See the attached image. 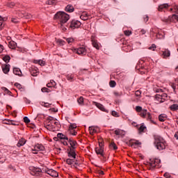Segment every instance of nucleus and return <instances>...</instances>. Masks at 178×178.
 I'll return each instance as SVG.
<instances>
[{
	"mask_svg": "<svg viewBox=\"0 0 178 178\" xmlns=\"http://www.w3.org/2000/svg\"><path fill=\"white\" fill-rule=\"evenodd\" d=\"M70 133L72 134V136H76L77 134V131H76L74 129H70Z\"/></svg>",
	"mask_w": 178,
	"mask_h": 178,
	"instance_id": "nucleus-52",
	"label": "nucleus"
},
{
	"mask_svg": "<svg viewBox=\"0 0 178 178\" xmlns=\"http://www.w3.org/2000/svg\"><path fill=\"white\" fill-rule=\"evenodd\" d=\"M139 133L145 132L147 130V127L141 125L140 127H138Z\"/></svg>",
	"mask_w": 178,
	"mask_h": 178,
	"instance_id": "nucleus-39",
	"label": "nucleus"
},
{
	"mask_svg": "<svg viewBox=\"0 0 178 178\" xmlns=\"http://www.w3.org/2000/svg\"><path fill=\"white\" fill-rule=\"evenodd\" d=\"M81 26V22L78 20L73 19L70 24H67V27L70 30H75Z\"/></svg>",
	"mask_w": 178,
	"mask_h": 178,
	"instance_id": "nucleus-4",
	"label": "nucleus"
},
{
	"mask_svg": "<svg viewBox=\"0 0 178 178\" xmlns=\"http://www.w3.org/2000/svg\"><path fill=\"white\" fill-rule=\"evenodd\" d=\"M92 104L98 108V109H100V111H102L103 112H106V110L105 109V107L104 105L97 102H92Z\"/></svg>",
	"mask_w": 178,
	"mask_h": 178,
	"instance_id": "nucleus-15",
	"label": "nucleus"
},
{
	"mask_svg": "<svg viewBox=\"0 0 178 178\" xmlns=\"http://www.w3.org/2000/svg\"><path fill=\"white\" fill-rule=\"evenodd\" d=\"M5 26V24H3V18L0 16V30H2Z\"/></svg>",
	"mask_w": 178,
	"mask_h": 178,
	"instance_id": "nucleus-40",
	"label": "nucleus"
},
{
	"mask_svg": "<svg viewBox=\"0 0 178 178\" xmlns=\"http://www.w3.org/2000/svg\"><path fill=\"white\" fill-rule=\"evenodd\" d=\"M36 63H38L40 66H44L45 65V61L42 60H36Z\"/></svg>",
	"mask_w": 178,
	"mask_h": 178,
	"instance_id": "nucleus-44",
	"label": "nucleus"
},
{
	"mask_svg": "<svg viewBox=\"0 0 178 178\" xmlns=\"http://www.w3.org/2000/svg\"><path fill=\"white\" fill-rule=\"evenodd\" d=\"M136 97H140L141 95V90H136L135 92Z\"/></svg>",
	"mask_w": 178,
	"mask_h": 178,
	"instance_id": "nucleus-55",
	"label": "nucleus"
},
{
	"mask_svg": "<svg viewBox=\"0 0 178 178\" xmlns=\"http://www.w3.org/2000/svg\"><path fill=\"white\" fill-rule=\"evenodd\" d=\"M46 173H47V175H49V176H51V177H58V176H59L58 172L52 169L46 170Z\"/></svg>",
	"mask_w": 178,
	"mask_h": 178,
	"instance_id": "nucleus-9",
	"label": "nucleus"
},
{
	"mask_svg": "<svg viewBox=\"0 0 178 178\" xmlns=\"http://www.w3.org/2000/svg\"><path fill=\"white\" fill-rule=\"evenodd\" d=\"M171 111H177L178 110V104H172L170 106Z\"/></svg>",
	"mask_w": 178,
	"mask_h": 178,
	"instance_id": "nucleus-41",
	"label": "nucleus"
},
{
	"mask_svg": "<svg viewBox=\"0 0 178 178\" xmlns=\"http://www.w3.org/2000/svg\"><path fill=\"white\" fill-rule=\"evenodd\" d=\"M15 87H17V88H18L19 90H21L22 85L20 83H15Z\"/></svg>",
	"mask_w": 178,
	"mask_h": 178,
	"instance_id": "nucleus-60",
	"label": "nucleus"
},
{
	"mask_svg": "<svg viewBox=\"0 0 178 178\" xmlns=\"http://www.w3.org/2000/svg\"><path fill=\"white\" fill-rule=\"evenodd\" d=\"M95 152L97 155H101V156H104V147L101 146V143H99V147L95 148Z\"/></svg>",
	"mask_w": 178,
	"mask_h": 178,
	"instance_id": "nucleus-11",
	"label": "nucleus"
},
{
	"mask_svg": "<svg viewBox=\"0 0 178 178\" xmlns=\"http://www.w3.org/2000/svg\"><path fill=\"white\" fill-rule=\"evenodd\" d=\"M155 48H156V46L155 44H152V46L149 47V49H152V51H155Z\"/></svg>",
	"mask_w": 178,
	"mask_h": 178,
	"instance_id": "nucleus-61",
	"label": "nucleus"
},
{
	"mask_svg": "<svg viewBox=\"0 0 178 178\" xmlns=\"http://www.w3.org/2000/svg\"><path fill=\"white\" fill-rule=\"evenodd\" d=\"M172 22H178V16L176 15H172L171 17Z\"/></svg>",
	"mask_w": 178,
	"mask_h": 178,
	"instance_id": "nucleus-43",
	"label": "nucleus"
},
{
	"mask_svg": "<svg viewBox=\"0 0 178 178\" xmlns=\"http://www.w3.org/2000/svg\"><path fill=\"white\" fill-rule=\"evenodd\" d=\"M66 41L68 44H72V42L74 41V39H73V38H66Z\"/></svg>",
	"mask_w": 178,
	"mask_h": 178,
	"instance_id": "nucleus-49",
	"label": "nucleus"
},
{
	"mask_svg": "<svg viewBox=\"0 0 178 178\" xmlns=\"http://www.w3.org/2000/svg\"><path fill=\"white\" fill-rule=\"evenodd\" d=\"M76 53L78 54V55H82V56H84V55L87 54V49L84 46H82L76 50Z\"/></svg>",
	"mask_w": 178,
	"mask_h": 178,
	"instance_id": "nucleus-8",
	"label": "nucleus"
},
{
	"mask_svg": "<svg viewBox=\"0 0 178 178\" xmlns=\"http://www.w3.org/2000/svg\"><path fill=\"white\" fill-rule=\"evenodd\" d=\"M1 89L5 92L4 95H5V94H8V95H12V92H10V90H8V88L3 87V88H1Z\"/></svg>",
	"mask_w": 178,
	"mask_h": 178,
	"instance_id": "nucleus-38",
	"label": "nucleus"
},
{
	"mask_svg": "<svg viewBox=\"0 0 178 178\" xmlns=\"http://www.w3.org/2000/svg\"><path fill=\"white\" fill-rule=\"evenodd\" d=\"M131 147H136V145H141V143L138 142V140H136L134 142L130 141L129 143Z\"/></svg>",
	"mask_w": 178,
	"mask_h": 178,
	"instance_id": "nucleus-34",
	"label": "nucleus"
},
{
	"mask_svg": "<svg viewBox=\"0 0 178 178\" xmlns=\"http://www.w3.org/2000/svg\"><path fill=\"white\" fill-rule=\"evenodd\" d=\"M110 87H115L116 86V82L115 81H111L109 83Z\"/></svg>",
	"mask_w": 178,
	"mask_h": 178,
	"instance_id": "nucleus-48",
	"label": "nucleus"
},
{
	"mask_svg": "<svg viewBox=\"0 0 178 178\" xmlns=\"http://www.w3.org/2000/svg\"><path fill=\"white\" fill-rule=\"evenodd\" d=\"M155 162L157 168H161V166L159 165V164L161 163V159H155Z\"/></svg>",
	"mask_w": 178,
	"mask_h": 178,
	"instance_id": "nucleus-47",
	"label": "nucleus"
},
{
	"mask_svg": "<svg viewBox=\"0 0 178 178\" xmlns=\"http://www.w3.org/2000/svg\"><path fill=\"white\" fill-rule=\"evenodd\" d=\"M98 131H99V127H89V132H90V134H91L92 136H94V134H95V133H97Z\"/></svg>",
	"mask_w": 178,
	"mask_h": 178,
	"instance_id": "nucleus-12",
	"label": "nucleus"
},
{
	"mask_svg": "<svg viewBox=\"0 0 178 178\" xmlns=\"http://www.w3.org/2000/svg\"><path fill=\"white\" fill-rule=\"evenodd\" d=\"M47 3V5H54V3H56V0H49Z\"/></svg>",
	"mask_w": 178,
	"mask_h": 178,
	"instance_id": "nucleus-46",
	"label": "nucleus"
},
{
	"mask_svg": "<svg viewBox=\"0 0 178 178\" xmlns=\"http://www.w3.org/2000/svg\"><path fill=\"white\" fill-rule=\"evenodd\" d=\"M136 112H140V116H141V118H147V111L145 109L143 110V107L140 106H137L136 107Z\"/></svg>",
	"mask_w": 178,
	"mask_h": 178,
	"instance_id": "nucleus-6",
	"label": "nucleus"
},
{
	"mask_svg": "<svg viewBox=\"0 0 178 178\" xmlns=\"http://www.w3.org/2000/svg\"><path fill=\"white\" fill-rule=\"evenodd\" d=\"M77 128V125L76 124H70V129L74 130V129Z\"/></svg>",
	"mask_w": 178,
	"mask_h": 178,
	"instance_id": "nucleus-51",
	"label": "nucleus"
},
{
	"mask_svg": "<svg viewBox=\"0 0 178 178\" xmlns=\"http://www.w3.org/2000/svg\"><path fill=\"white\" fill-rule=\"evenodd\" d=\"M113 116H115V118H119V114L116 111H112Z\"/></svg>",
	"mask_w": 178,
	"mask_h": 178,
	"instance_id": "nucleus-58",
	"label": "nucleus"
},
{
	"mask_svg": "<svg viewBox=\"0 0 178 178\" xmlns=\"http://www.w3.org/2000/svg\"><path fill=\"white\" fill-rule=\"evenodd\" d=\"M149 165L151 167V169H155V168H156V162H155V159H149Z\"/></svg>",
	"mask_w": 178,
	"mask_h": 178,
	"instance_id": "nucleus-19",
	"label": "nucleus"
},
{
	"mask_svg": "<svg viewBox=\"0 0 178 178\" xmlns=\"http://www.w3.org/2000/svg\"><path fill=\"white\" fill-rule=\"evenodd\" d=\"M150 34L151 35H155V37L158 39V40H161V38H163V34H162V30L159 29L158 28H154L152 29L150 31Z\"/></svg>",
	"mask_w": 178,
	"mask_h": 178,
	"instance_id": "nucleus-3",
	"label": "nucleus"
},
{
	"mask_svg": "<svg viewBox=\"0 0 178 178\" xmlns=\"http://www.w3.org/2000/svg\"><path fill=\"white\" fill-rule=\"evenodd\" d=\"M54 19L59 22L61 27H63V24H65V23H67L70 17L66 13L60 11L55 14Z\"/></svg>",
	"mask_w": 178,
	"mask_h": 178,
	"instance_id": "nucleus-1",
	"label": "nucleus"
},
{
	"mask_svg": "<svg viewBox=\"0 0 178 178\" xmlns=\"http://www.w3.org/2000/svg\"><path fill=\"white\" fill-rule=\"evenodd\" d=\"M115 134L116 136H124L125 132L124 131L120 129H117L115 131H114Z\"/></svg>",
	"mask_w": 178,
	"mask_h": 178,
	"instance_id": "nucleus-21",
	"label": "nucleus"
},
{
	"mask_svg": "<svg viewBox=\"0 0 178 178\" xmlns=\"http://www.w3.org/2000/svg\"><path fill=\"white\" fill-rule=\"evenodd\" d=\"M31 74V76H38V73H40V71L38 70V68L33 67L30 69Z\"/></svg>",
	"mask_w": 178,
	"mask_h": 178,
	"instance_id": "nucleus-13",
	"label": "nucleus"
},
{
	"mask_svg": "<svg viewBox=\"0 0 178 178\" xmlns=\"http://www.w3.org/2000/svg\"><path fill=\"white\" fill-rule=\"evenodd\" d=\"M57 137L58 138H60V140H69V138H67V136H66L65 135H64L62 133H59L57 134Z\"/></svg>",
	"mask_w": 178,
	"mask_h": 178,
	"instance_id": "nucleus-27",
	"label": "nucleus"
},
{
	"mask_svg": "<svg viewBox=\"0 0 178 178\" xmlns=\"http://www.w3.org/2000/svg\"><path fill=\"white\" fill-rule=\"evenodd\" d=\"M11 22H13V23H19V20L16 18H12Z\"/></svg>",
	"mask_w": 178,
	"mask_h": 178,
	"instance_id": "nucleus-63",
	"label": "nucleus"
},
{
	"mask_svg": "<svg viewBox=\"0 0 178 178\" xmlns=\"http://www.w3.org/2000/svg\"><path fill=\"white\" fill-rule=\"evenodd\" d=\"M68 156H72L74 159H76V147H70V152H68Z\"/></svg>",
	"mask_w": 178,
	"mask_h": 178,
	"instance_id": "nucleus-10",
	"label": "nucleus"
},
{
	"mask_svg": "<svg viewBox=\"0 0 178 178\" xmlns=\"http://www.w3.org/2000/svg\"><path fill=\"white\" fill-rule=\"evenodd\" d=\"M145 118H147V120H149L153 124H156V122L152 120V116H151V113H148Z\"/></svg>",
	"mask_w": 178,
	"mask_h": 178,
	"instance_id": "nucleus-29",
	"label": "nucleus"
},
{
	"mask_svg": "<svg viewBox=\"0 0 178 178\" xmlns=\"http://www.w3.org/2000/svg\"><path fill=\"white\" fill-rule=\"evenodd\" d=\"M67 80L69 81H73V79L74 78V75L73 74H68L66 76Z\"/></svg>",
	"mask_w": 178,
	"mask_h": 178,
	"instance_id": "nucleus-35",
	"label": "nucleus"
},
{
	"mask_svg": "<svg viewBox=\"0 0 178 178\" xmlns=\"http://www.w3.org/2000/svg\"><path fill=\"white\" fill-rule=\"evenodd\" d=\"M17 45V44L15 41H10L8 44V47L11 49H15Z\"/></svg>",
	"mask_w": 178,
	"mask_h": 178,
	"instance_id": "nucleus-31",
	"label": "nucleus"
},
{
	"mask_svg": "<svg viewBox=\"0 0 178 178\" xmlns=\"http://www.w3.org/2000/svg\"><path fill=\"white\" fill-rule=\"evenodd\" d=\"M49 83L51 84L53 87H55V86H56V82H55V81L54 80H50V82Z\"/></svg>",
	"mask_w": 178,
	"mask_h": 178,
	"instance_id": "nucleus-57",
	"label": "nucleus"
},
{
	"mask_svg": "<svg viewBox=\"0 0 178 178\" xmlns=\"http://www.w3.org/2000/svg\"><path fill=\"white\" fill-rule=\"evenodd\" d=\"M109 148L110 149H114L116 150L118 149V146L116 145V144L115 143V142H111L109 145Z\"/></svg>",
	"mask_w": 178,
	"mask_h": 178,
	"instance_id": "nucleus-33",
	"label": "nucleus"
},
{
	"mask_svg": "<svg viewBox=\"0 0 178 178\" xmlns=\"http://www.w3.org/2000/svg\"><path fill=\"white\" fill-rule=\"evenodd\" d=\"M24 122L25 123H30V119H29L27 117L24 118Z\"/></svg>",
	"mask_w": 178,
	"mask_h": 178,
	"instance_id": "nucleus-59",
	"label": "nucleus"
},
{
	"mask_svg": "<svg viewBox=\"0 0 178 178\" xmlns=\"http://www.w3.org/2000/svg\"><path fill=\"white\" fill-rule=\"evenodd\" d=\"M27 140H26V139L22 138L17 143V147H23V145H24V144H26Z\"/></svg>",
	"mask_w": 178,
	"mask_h": 178,
	"instance_id": "nucleus-20",
	"label": "nucleus"
},
{
	"mask_svg": "<svg viewBox=\"0 0 178 178\" xmlns=\"http://www.w3.org/2000/svg\"><path fill=\"white\" fill-rule=\"evenodd\" d=\"M162 22H164V23H170L172 22V17H165V18H163L162 19Z\"/></svg>",
	"mask_w": 178,
	"mask_h": 178,
	"instance_id": "nucleus-36",
	"label": "nucleus"
},
{
	"mask_svg": "<svg viewBox=\"0 0 178 178\" xmlns=\"http://www.w3.org/2000/svg\"><path fill=\"white\" fill-rule=\"evenodd\" d=\"M77 102L79 105H84V98H83V97H80L78 99H77Z\"/></svg>",
	"mask_w": 178,
	"mask_h": 178,
	"instance_id": "nucleus-37",
	"label": "nucleus"
},
{
	"mask_svg": "<svg viewBox=\"0 0 178 178\" xmlns=\"http://www.w3.org/2000/svg\"><path fill=\"white\" fill-rule=\"evenodd\" d=\"M154 145L159 151H162V149H165L166 148V145L163 138L156 135L154 136Z\"/></svg>",
	"mask_w": 178,
	"mask_h": 178,
	"instance_id": "nucleus-2",
	"label": "nucleus"
},
{
	"mask_svg": "<svg viewBox=\"0 0 178 178\" xmlns=\"http://www.w3.org/2000/svg\"><path fill=\"white\" fill-rule=\"evenodd\" d=\"M145 33H147V32L145 31V29H142V30L140 31L139 34H140L141 35H144V34H145Z\"/></svg>",
	"mask_w": 178,
	"mask_h": 178,
	"instance_id": "nucleus-64",
	"label": "nucleus"
},
{
	"mask_svg": "<svg viewBox=\"0 0 178 178\" xmlns=\"http://www.w3.org/2000/svg\"><path fill=\"white\" fill-rule=\"evenodd\" d=\"M114 95H115V97H122L123 95V92H114Z\"/></svg>",
	"mask_w": 178,
	"mask_h": 178,
	"instance_id": "nucleus-50",
	"label": "nucleus"
},
{
	"mask_svg": "<svg viewBox=\"0 0 178 178\" xmlns=\"http://www.w3.org/2000/svg\"><path fill=\"white\" fill-rule=\"evenodd\" d=\"M168 97V95L166 93H163L161 95H156V99H165Z\"/></svg>",
	"mask_w": 178,
	"mask_h": 178,
	"instance_id": "nucleus-30",
	"label": "nucleus"
},
{
	"mask_svg": "<svg viewBox=\"0 0 178 178\" xmlns=\"http://www.w3.org/2000/svg\"><path fill=\"white\" fill-rule=\"evenodd\" d=\"M3 60L6 62V63H8L9 60H10V56H6L3 58Z\"/></svg>",
	"mask_w": 178,
	"mask_h": 178,
	"instance_id": "nucleus-42",
	"label": "nucleus"
},
{
	"mask_svg": "<svg viewBox=\"0 0 178 178\" xmlns=\"http://www.w3.org/2000/svg\"><path fill=\"white\" fill-rule=\"evenodd\" d=\"M67 140L68 141L70 147H76V146L77 145V142L74 140L73 138H70Z\"/></svg>",
	"mask_w": 178,
	"mask_h": 178,
	"instance_id": "nucleus-18",
	"label": "nucleus"
},
{
	"mask_svg": "<svg viewBox=\"0 0 178 178\" xmlns=\"http://www.w3.org/2000/svg\"><path fill=\"white\" fill-rule=\"evenodd\" d=\"M13 73L17 76H22V71L19 68H14Z\"/></svg>",
	"mask_w": 178,
	"mask_h": 178,
	"instance_id": "nucleus-32",
	"label": "nucleus"
},
{
	"mask_svg": "<svg viewBox=\"0 0 178 178\" xmlns=\"http://www.w3.org/2000/svg\"><path fill=\"white\" fill-rule=\"evenodd\" d=\"M174 12H175V13H177V14H178V6H174Z\"/></svg>",
	"mask_w": 178,
	"mask_h": 178,
	"instance_id": "nucleus-62",
	"label": "nucleus"
},
{
	"mask_svg": "<svg viewBox=\"0 0 178 178\" xmlns=\"http://www.w3.org/2000/svg\"><path fill=\"white\" fill-rule=\"evenodd\" d=\"M47 120L49 121L46 124H44V127L47 129V130H50V131L54 130V129L56 127L54 125V121H52V119L51 118L47 119Z\"/></svg>",
	"mask_w": 178,
	"mask_h": 178,
	"instance_id": "nucleus-7",
	"label": "nucleus"
},
{
	"mask_svg": "<svg viewBox=\"0 0 178 178\" xmlns=\"http://www.w3.org/2000/svg\"><path fill=\"white\" fill-rule=\"evenodd\" d=\"M163 176L165 178H172V175H170V174L169 172L164 173Z\"/></svg>",
	"mask_w": 178,
	"mask_h": 178,
	"instance_id": "nucleus-54",
	"label": "nucleus"
},
{
	"mask_svg": "<svg viewBox=\"0 0 178 178\" xmlns=\"http://www.w3.org/2000/svg\"><path fill=\"white\" fill-rule=\"evenodd\" d=\"M65 11L72 13V12H74V8L72 6L67 5L65 7Z\"/></svg>",
	"mask_w": 178,
	"mask_h": 178,
	"instance_id": "nucleus-25",
	"label": "nucleus"
},
{
	"mask_svg": "<svg viewBox=\"0 0 178 178\" xmlns=\"http://www.w3.org/2000/svg\"><path fill=\"white\" fill-rule=\"evenodd\" d=\"M65 162H66V163H67V165H72L74 161H73V159H67L65 160Z\"/></svg>",
	"mask_w": 178,
	"mask_h": 178,
	"instance_id": "nucleus-45",
	"label": "nucleus"
},
{
	"mask_svg": "<svg viewBox=\"0 0 178 178\" xmlns=\"http://www.w3.org/2000/svg\"><path fill=\"white\" fill-rule=\"evenodd\" d=\"M2 70L5 74H7V73H9V70H10V65H2Z\"/></svg>",
	"mask_w": 178,
	"mask_h": 178,
	"instance_id": "nucleus-17",
	"label": "nucleus"
},
{
	"mask_svg": "<svg viewBox=\"0 0 178 178\" xmlns=\"http://www.w3.org/2000/svg\"><path fill=\"white\" fill-rule=\"evenodd\" d=\"M124 34L129 37V35H131V31H124Z\"/></svg>",
	"mask_w": 178,
	"mask_h": 178,
	"instance_id": "nucleus-56",
	"label": "nucleus"
},
{
	"mask_svg": "<svg viewBox=\"0 0 178 178\" xmlns=\"http://www.w3.org/2000/svg\"><path fill=\"white\" fill-rule=\"evenodd\" d=\"M80 19L82 20H88V14L87 12L82 13L81 15L80 16Z\"/></svg>",
	"mask_w": 178,
	"mask_h": 178,
	"instance_id": "nucleus-26",
	"label": "nucleus"
},
{
	"mask_svg": "<svg viewBox=\"0 0 178 178\" xmlns=\"http://www.w3.org/2000/svg\"><path fill=\"white\" fill-rule=\"evenodd\" d=\"M169 8V4L163 3L159 6L158 10L159 12H163L165 9H168Z\"/></svg>",
	"mask_w": 178,
	"mask_h": 178,
	"instance_id": "nucleus-16",
	"label": "nucleus"
},
{
	"mask_svg": "<svg viewBox=\"0 0 178 178\" xmlns=\"http://www.w3.org/2000/svg\"><path fill=\"white\" fill-rule=\"evenodd\" d=\"M145 118H147V120H149L153 124H156V122L152 120V116H151V113H148Z\"/></svg>",
	"mask_w": 178,
	"mask_h": 178,
	"instance_id": "nucleus-28",
	"label": "nucleus"
},
{
	"mask_svg": "<svg viewBox=\"0 0 178 178\" xmlns=\"http://www.w3.org/2000/svg\"><path fill=\"white\" fill-rule=\"evenodd\" d=\"M143 20H144L145 23H147V22H148V20H149V17H148V15H144Z\"/></svg>",
	"mask_w": 178,
	"mask_h": 178,
	"instance_id": "nucleus-53",
	"label": "nucleus"
},
{
	"mask_svg": "<svg viewBox=\"0 0 178 178\" xmlns=\"http://www.w3.org/2000/svg\"><path fill=\"white\" fill-rule=\"evenodd\" d=\"M92 44L94 47V48H96V49H99V44H98V41L97 40L92 38Z\"/></svg>",
	"mask_w": 178,
	"mask_h": 178,
	"instance_id": "nucleus-22",
	"label": "nucleus"
},
{
	"mask_svg": "<svg viewBox=\"0 0 178 178\" xmlns=\"http://www.w3.org/2000/svg\"><path fill=\"white\" fill-rule=\"evenodd\" d=\"M45 149V147L42 145L37 144L35 145L34 149H32V151H44Z\"/></svg>",
	"mask_w": 178,
	"mask_h": 178,
	"instance_id": "nucleus-14",
	"label": "nucleus"
},
{
	"mask_svg": "<svg viewBox=\"0 0 178 178\" xmlns=\"http://www.w3.org/2000/svg\"><path fill=\"white\" fill-rule=\"evenodd\" d=\"M29 170L32 176H41L42 170L40 168L35 167H30Z\"/></svg>",
	"mask_w": 178,
	"mask_h": 178,
	"instance_id": "nucleus-5",
	"label": "nucleus"
},
{
	"mask_svg": "<svg viewBox=\"0 0 178 178\" xmlns=\"http://www.w3.org/2000/svg\"><path fill=\"white\" fill-rule=\"evenodd\" d=\"M162 55L163 58H169V56H170V51L168 49H165L162 51Z\"/></svg>",
	"mask_w": 178,
	"mask_h": 178,
	"instance_id": "nucleus-23",
	"label": "nucleus"
},
{
	"mask_svg": "<svg viewBox=\"0 0 178 178\" xmlns=\"http://www.w3.org/2000/svg\"><path fill=\"white\" fill-rule=\"evenodd\" d=\"M168 119V115L166 114H161L159 115V122H165Z\"/></svg>",
	"mask_w": 178,
	"mask_h": 178,
	"instance_id": "nucleus-24",
	"label": "nucleus"
}]
</instances>
